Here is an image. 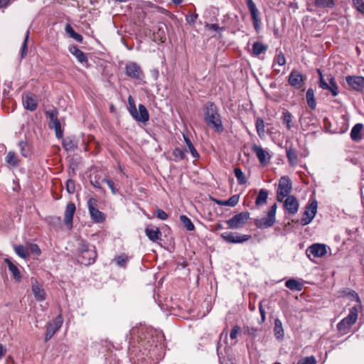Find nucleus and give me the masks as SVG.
<instances>
[{
    "label": "nucleus",
    "mask_w": 364,
    "mask_h": 364,
    "mask_svg": "<svg viewBox=\"0 0 364 364\" xmlns=\"http://www.w3.org/2000/svg\"><path fill=\"white\" fill-rule=\"evenodd\" d=\"M283 201L284 206L289 214L295 215L297 213L299 204L295 196H289Z\"/></svg>",
    "instance_id": "f3484780"
},
{
    "label": "nucleus",
    "mask_w": 364,
    "mask_h": 364,
    "mask_svg": "<svg viewBox=\"0 0 364 364\" xmlns=\"http://www.w3.org/2000/svg\"><path fill=\"white\" fill-rule=\"evenodd\" d=\"M65 32L70 36V38L75 39L76 41L81 43L83 40L82 35L76 33L73 28L70 24H66L65 28Z\"/></svg>",
    "instance_id": "473e14b6"
},
{
    "label": "nucleus",
    "mask_w": 364,
    "mask_h": 364,
    "mask_svg": "<svg viewBox=\"0 0 364 364\" xmlns=\"http://www.w3.org/2000/svg\"><path fill=\"white\" fill-rule=\"evenodd\" d=\"M97 257V252L95 248H91L79 255L78 261L85 265H90L95 262Z\"/></svg>",
    "instance_id": "a211bd4d"
},
{
    "label": "nucleus",
    "mask_w": 364,
    "mask_h": 364,
    "mask_svg": "<svg viewBox=\"0 0 364 364\" xmlns=\"http://www.w3.org/2000/svg\"><path fill=\"white\" fill-rule=\"evenodd\" d=\"M314 5L318 8H333L335 2L333 0H314Z\"/></svg>",
    "instance_id": "58836bf2"
},
{
    "label": "nucleus",
    "mask_w": 364,
    "mask_h": 364,
    "mask_svg": "<svg viewBox=\"0 0 364 364\" xmlns=\"http://www.w3.org/2000/svg\"><path fill=\"white\" fill-rule=\"evenodd\" d=\"M306 101L308 106L311 109H314L316 106V100L314 99V92L312 88L308 89L306 92Z\"/></svg>",
    "instance_id": "e433bc0d"
},
{
    "label": "nucleus",
    "mask_w": 364,
    "mask_h": 364,
    "mask_svg": "<svg viewBox=\"0 0 364 364\" xmlns=\"http://www.w3.org/2000/svg\"><path fill=\"white\" fill-rule=\"evenodd\" d=\"M293 116L289 111H284L282 113V122L286 124L287 128L290 130L293 127L292 124Z\"/></svg>",
    "instance_id": "c9c22d12"
},
{
    "label": "nucleus",
    "mask_w": 364,
    "mask_h": 364,
    "mask_svg": "<svg viewBox=\"0 0 364 364\" xmlns=\"http://www.w3.org/2000/svg\"><path fill=\"white\" fill-rule=\"evenodd\" d=\"M22 102L24 107L29 111H35L38 107V100L36 95L31 92L24 93L22 95Z\"/></svg>",
    "instance_id": "ddd939ff"
},
{
    "label": "nucleus",
    "mask_w": 364,
    "mask_h": 364,
    "mask_svg": "<svg viewBox=\"0 0 364 364\" xmlns=\"http://www.w3.org/2000/svg\"><path fill=\"white\" fill-rule=\"evenodd\" d=\"M317 208L318 203L316 200H313L309 205L306 206L301 219V224L302 225H306L312 221L316 214Z\"/></svg>",
    "instance_id": "0eeeda50"
},
{
    "label": "nucleus",
    "mask_w": 364,
    "mask_h": 364,
    "mask_svg": "<svg viewBox=\"0 0 364 364\" xmlns=\"http://www.w3.org/2000/svg\"><path fill=\"white\" fill-rule=\"evenodd\" d=\"M29 249L31 252L36 255L38 256L41 254V250L37 244H31L29 245Z\"/></svg>",
    "instance_id": "680f3d73"
},
{
    "label": "nucleus",
    "mask_w": 364,
    "mask_h": 364,
    "mask_svg": "<svg viewBox=\"0 0 364 364\" xmlns=\"http://www.w3.org/2000/svg\"><path fill=\"white\" fill-rule=\"evenodd\" d=\"M244 333L251 336L252 338H255L257 336L258 328L250 326H244Z\"/></svg>",
    "instance_id": "49530a36"
},
{
    "label": "nucleus",
    "mask_w": 364,
    "mask_h": 364,
    "mask_svg": "<svg viewBox=\"0 0 364 364\" xmlns=\"http://www.w3.org/2000/svg\"><path fill=\"white\" fill-rule=\"evenodd\" d=\"M285 286L292 291H300L303 289V284L294 279H290L285 283Z\"/></svg>",
    "instance_id": "7c9ffc66"
},
{
    "label": "nucleus",
    "mask_w": 364,
    "mask_h": 364,
    "mask_svg": "<svg viewBox=\"0 0 364 364\" xmlns=\"http://www.w3.org/2000/svg\"><path fill=\"white\" fill-rule=\"evenodd\" d=\"M287 157L291 166H294L298 164V156L296 151L291 146L286 149Z\"/></svg>",
    "instance_id": "bb28decb"
},
{
    "label": "nucleus",
    "mask_w": 364,
    "mask_h": 364,
    "mask_svg": "<svg viewBox=\"0 0 364 364\" xmlns=\"http://www.w3.org/2000/svg\"><path fill=\"white\" fill-rule=\"evenodd\" d=\"M240 331V327L238 326H235L230 331V337L231 339H235L237 338V336Z\"/></svg>",
    "instance_id": "0e129e2a"
},
{
    "label": "nucleus",
    "mask_w": 364,
    "mask_h": 364,
    "mask_svg": "<svg viewBox=\"0 0 364 364\" xmlns=\"http://www.w3.org/2000/svg\"><path fill=\"white\" fill-rule=\"evenodd\" d=\"M305 77L297 70H292L288 78L289 84L296 89H301L304 85Z\"/></svg>",
    "instance_id": "f8f14e48"
},
{
    "label": "nucleus",
    "mask_w": 364,
    "mask_h": 364,
    "mask_svg": "<svg viewBox=\"0 0 364 364\" xmlns=\"http://www.w3.org/2000/svg\"><path fill=\"white\" fill-rule=\"evenodd\" d=\"M50 127L55 129V136L58 139L63 137V130L61 129L60 122L58 119H55V121L50 122Z\"/></svg>",
    "instance_id": "f704fd0d"
},
{
    "label": "nucleus",
    "mask_w": 364,
    "mask_h": 364,
    "mask_svg": "<svg viewBox=\"0 0 364 364\" xmlns=\"http://www.w3.org/2000/svg\"><path fill=\"white\" fill-rule=\"evenodd\" d=\"M256 129L259 135L264 132V123L261 118H257L256 121Z\"/></svg>",
    "instance_id": "8fccbe9b"
},
{
    "label": "nucleus",
    "mask_w": 364,
    "mask_h": 364,
    "mask_svg": "<svg viewBox=\"0 0 364 364\" xmlns=\"http://www.w3.org/2000/svg\"><path fill=\"white\" fill-rule=\"evenodd\" d=\"M318 73L319 74V87L323 90H329L333 96H336L338 94V87L336 85L335 80L333 77H331L328 80V82H327L323 77L320 70H318Z\"/></svg>",
    "instance_id": "9d476101"
},
{
    "label": "nucleus",
    "mask_w": 364,
    "mask_h": 364,
    "mask_svg": "<svg viewBox=\"0 0 364 364\" xmlns=\"http://www.w3.org/2000/svg\"><path fill=\"white\" fill-rule=\"evenodd\" d=\"M267 50V46L262 44L260 42H255L252 45V54L258 56L261 53H264Z\"/></svg>",
    "instance_id": "72a5a7b5"
},
{
    "label": "nucleus",
    "mask_w": 364,
    "mask_h": 364,
    "mask_svg": "<svg viewBox=\"0 0 364 364\" xmlns=\"http://www.w3.org/2000/svg\"><path fill=\"white\" fill-rule=\"evenodd\" d=\"M66 190L69 193H73L75 191V184L73 180L68 179L66 181Z\"/></svg>",
    "instance_id": "4d7b16f0"
},
{
    "label": "nucleus",
    "mask_w": 364,
    "mask_h": 364,
    "mask_svg": "<svg viewBox=\"0 0 364 364\" xmlns=\"http://www.w3.org/2000/svg\"><path fill=\"white\" fill-rule=\"evenodd\" d=\"M63 319L62 316L59 315L55 320L48 323L45 337L46 341L50 340L53 336V335L60 329L63 324Z\"/></svg>",
    "instance_id": "9b49d317"
},
{
    "label": "nucleus",
    "mask_w": 364,
    "mask_h": 364,
    "mask_svg": "<svg viewBox=\"0 0 364 364\" xmlns=\"http://www.w3.org/2000/svg\"><path fill=\"white\" fill-rule=\"evenodd\" d=\"M277 203L271 206L267 213V216L255 220V225L260 229H265L272 227L275 223V215L277 211Z\"/></svg>",
    "instance_id": "7ed1b4c3"
},
{
    "label": "nucleus",
    "mask_w": 364,
    "mask_h": 364,
    "mask_svg": "<svg viewBox=\"0 0 364 364\" xmlns=\"http://www.w3.org/2000/svg\"><path fill=\"white\" fill-rule=\"evenodd\" d=\"M180 220L187 230L192 231L195 229V226H194L193 223L186 215H181Z\"/></svg>",
    "instance_id": "ea45409f"
},
{
    "label": "nucleus",
    "mask_w": 364,
    "mask_h": 364,
    "mask_svg": "<svg viewBox=\"0 0 364 364\" xmlns=\"http://www.w3.org/2000/svg\"><path fill=\"white\" fill-rule=\"evenodd\" d=\"M259 314H260V316H261V321H260V323H263V322H264V321L266 319V316H265V314L266 313H265V310L263 308L262 304L261 302L259 303Z\"/></svg>",
    "instance_id": "338daca9"
},
{
    "label": "nucleus",
    "mask_w": 364,
    "mask_h": 364,
    "mask_svg": "<svg viewBox=\"0 0 364 364\" xmlns=\"http://www.w3.org/2000/svg\"><path fill=\"white\" fill-rule=\"evenodd\" d=\"M5 161L9 166L11 168L18 167L20 164V159L17 154L13 151H10L6 154Z\"/></svg>",
    "instance_id": "b1692460"
},
{
    "label": "nucleus",
    "mask_w": 364,
    "mask_h": 364,
    "mask_svg": "<svg viewBox=\"0 0 364 364\" xmlns=\"http://www.w3.org/2000/svg\"><path fill=\"white\" fill-rule=\"evenodd\" d=\"M63 147L68 151H74L77 147V141L73 137H66L63 141Z\"/></svg>",
    "instance_id": "cd10ccee"
},
{
    "label": "nucleus",
    "mask_w": 364,
    "mask_h": 364,
    "mask_svg": "<svg viewBox=\"0 0 364 364\" xmlns=\"http://www.w3.org/2000/svg\"><path fill=\"white\" fill-rule=\"evenodd\" d=\"M132 117L138 122H146L149 119V115L146 107L142 105H139V112L136 111V114H134Z\"/></svg>",
    "instance_id": "4be33fe9"
},
{
    "label": "nucleus",
    "mask_w": 364,
    "mask_h": 364,
    "mask_svg": "<svg viewBox=\"0 0 364 364\" xmlns=\"http://www.w3.org/2000/svg\"><path fill=\"white\" fill-rule=\"evenodd\" d=\"M203 112L207 125L214 129L216 132L221 133L223 125L217 106L213 102H208L203 107Z\"/></svg>",
    "instance_id": "f03ea898"
},
{
    "label": "nucleus",
    "mask_w": 364,
    "mask_h": 364,
    "mask_svg": "<svg viewBox=\"0 0 364 364\" xmlns=\"http://www.w3.org/2000/svg\"><path fill=\"white\" fill-rule=\"evenodd\" d=\"M346 80L348 85L354 90L360 92L364 89V77L347 76Z\"/></svg>",
    "instance_id": "dca6fc26"
},
{
    "label": "nucleus",
    "mask_w": 364,
    "mask_h": 364,
    "mask_svg": "<svg viewBox=\"0 0 364 364\" xmlns=\"http://www.w3.org/2000/svg\"><path fill=\"white\" fill-rule=\"evenodd\" d=\"M274 61L277 63L279 65H284L286 63L285 57L281 51L278 54H277Z\"/></svg>",
    "instance_id": "5fc2aeb1"
},
{
    "label": "nucleus",
    "mask_w": 364,
    "mask_h": 364,
    "mask_svg": "<svg viewBox=\"0 0 364 364\" xmlns=\"http://www.w3.org/2000/svg\"><path fill=\"white\" fill-rule=\"evenodd\" d=\"M291 187V181L288 176H283L280 178L277 192V199L279 202H282L285 197L289 196Z\"/></svg>",
    "instance_id": "20e7f679"
},
{
    "label": "nucleus",
    "mask_w": 364,
    "mask_h": 364,
    "mask_svg": "<svg viewBox=\"0 0 364 364\" xmlns=\"http://www.w3.org/2000/svg\"><path fill=\"white\" fill-rule=\"evenodd\" d=\"M198 17L197 14H192L186 17V21L189 24H194Z\"/></svg>",
    "instance_id": "69168bd1"
},
{
    "label": "nucleus",
    "mask_w": 364,
    "mask_h": 364,
    "mask_svg": "<svg viewBox=\"0 0 364 364\" xmlns=\"http://www.w3.org/2000/svg\"><path fill=\"white\" fill-rule=\"evenodd\" d=\"M145 233L148 238L153 242L160 239L161 232L158 228H156L155 229L146 228L145 229Z\"/></svg>",
    "instance_id": "c756f323"
},
{
    "label": "nucleus",
    "mask_w": 364,
    "mask_h": 364,
    "mask_svg": "<svg viewBox=\"0 0 364 364\" xmlns=\"http://www.w3.org/2000/svg\"><path fill=\"white\" fill-rule=\"evenodd\" d=\"M18 147L20 149V152L22 156L28 157V144L25 141H20L18 142Z\"/></svg>",
    "instance_id": "a18cd8bd"
},
{
    "label": "nucleus",
    "mask_w": 364,
    "mask_h": 364,
    "mask_svg": "<svg viewBox=\"0 0 364 364\" xmlns=\"http://www.w3.org/2000/svg\"><path fill=\"white\" fill-rule=\"evenodd\" d=\"M246 4L250 12L254 28L257 30L259 28V12L252 0H246Z\"/></svg>",
    "instance_id": "2eb2a0df"
},
{
    "label": "nucleus",
    "mask_w": 364,
    "mask_h": 364,
    "mask_svg": "<svg viewBox=\"0 0 364 364\" xmlns=\"http://www.w3.org/2000/svg\"><path fill=\"white\" fill-rule=\"evenodd\" d=\"M326 245L316 243L309 246L306 251V255L310 257L313 255L314 257H321L326 254Z\"/></svg>",
    "instance_id": "4468645a"
},
{
    "label": "nucleus",
    "mask_w": 364,
    "mask_h": 364,
    "mask_svg": "<svg viewBox=\"0 0 364 364\" xmlns=\"http://www.w3.org/2000/svg\"><path fill=\"white\" fill-rule=\"evenodd\" d=\"M249 218L250 213L248 212H241L226 220V224L230 229H240L246 224Z\"/></svg>",
    "instance_id": "39448f33"
},
{
    "label": "nucleus",
    "mask_w": 364,
    "mask_h": 364,
    "mask_svg": "<svg viewBox=\"0 0 364 364\" xmlns=\"http://www.w3.org/2000/svg\"><path fill=\"white\" fill-rule=\"evenodd\" d=\"M252 151L256 154L259 161L261 164L266 163V156L267 155V152L264 151L262 147L257 146V144H254L252 147Z\"/></svg>",
    "instance_id": "a878e982"
},
{
    "label": "nucleus",
    "mask_w": 364,
    "mask_h": 364,
    "mask_svg": "<svg viewBox=\"0 0 364 364\" xmlns=\"http://www.w3.org/2000/svg\"><path fill=\"white\" fill-rule=\"evenodd\" d=\"M69 51L77 58L80 63H87V57L86 56L85 53L80 50L77 46H70L69 47Z\"/></svg>",
    "instance_id": "393cba45"
},
{
    "label": "nucleus",
    "mask_w": 364,
    "mask_h": 364,
    "mask_svg": "<svg viewBox=\"0 0 364 364\" xmlns=\"http://www.w3.org/2000/svg\"><path fill=\"white\" fill-rule=\"evenodd\" d=\"M221 237L228 243H242L251 237L249 235H241L237 232H225L221 234Z\"/></svg>",
    "instance_id": "6e6552de"
},
{
    "label": "nucleus",
    "mask_w": 364,
    "mask_h": 364,
    "mask_svg": "<svg viewBox=\"0 0 364 364\" xmlns=\"http://www.w3.org/2000/svg\"><path fill=\"white\" fill-rule=\"evenodd\" d=\"M90 183H91V184H92L94 187H95V188H98V189H101V188H102V186H101V185H100V183L98 181H97V180H96V181L90 180Z\"/></svg>",
    "instance_id": "774afa93"
},
{
    "label": "nucleus",
    "mask_w": 364,
    "mask_h": 364,
    "mask_svg": "<svg viewBox=\"0 0 364 364\" xmlns=\"http://www.w3.org/2000/svg\"><path fill=\"white\" fill-rule=\"evenodd\" d=\"M316 358L314 356H309L299 360L297 364H316Z\"/></svg>",
    "instance_id": "864d4df0"
},
{
    "label": "nucleus",
    "mask_w": 364,
    "mask_h": 364,
    "mask_svg": "<svg viewBox=\"0 0 364 364\" xmlns=\"http://www.w3.org/2000/svg\"><path fill=\"white\" fill-rule=\"evenodd\" d=\"M58 110L55 108L47 110L46 114L50 119V122L55 121V119H58Z\"/></svg>",
    "instance_id": "603ef678"
},
{
    "label": "nucleus",
    "mask_w": 364,
    "mask_h": 364,
    "mask_svg": "<svg viewBox=\"0 0 364 364\" xmlns=\"http://www.w3.org/2000/svg\"><path fill=\"white\" fill-rule=\"evenodd\" d=\"M274 333L275 337L279 340H282L284 338V329L282 326V323L279 318H276L274 320Z\"/></svg>",
    "instance_id": "c85d7f7f"
},
{
    "label": "nucleus",
    "mask_w": 364,
    "mask_h": 364,
    "mask_svg": "<svg viewBox=\"0 0 364 364\" xmlns=\"http://www.w3.org/2000/svg\"><path fill=\"white\" fill-rule=\"evenodd\" d=\"M128 257L125 255H119L114 259L116 263L120 267H125Z\"/></svg>",
    "instance_id": "6e6d98bb"
},
{
    "label": "nucleus",
    "mask_w": 364,
    "mask_h": 364,
    "mask_svg": "<svg viewBox=\"0 0 364 364\" xmlns=\"http://www.w3.org/2000/svg\"><path fill=\"white\" fill-rule=\"evenodd\" d=\"M128 104H129L128 110H129L130 114L132 116H133L134 114H136L137 109H136V107L135 105V102L132 96H129V97H128Z\"/></svg>",
    "instance_id": "de8ad7c7"
},
{
    "label": "nucleus",
    "mask_w": 364,
    "mask_h": 364,
    "mask_svg": "<svg viewBox=\"0 0 364 364\" xmlns=\"http://www.w3.org/2000/svg\"><path fill=\"white\" fill-rule=\"evenodd\" d=\"M91 248H95V246L90 245L89 243L84 240H81L79 242V245L77 247V250L80 255L82 253L87 252V250H90Z\"/></svg>",
    "instance_id": "c03bdc74"
},
{
    "label": "nucleus",
    "mask_w": 364,
    "mask_h": 364,
    "mask_svg": "<svg viewBox=\"0 0 364 364\" xmlns=\"http://www.w3.org/2000/svg\"><path fill=\"white\" fill-rule=\"evenodd\" d=\"M240 196L239 195H234L231 196L228 200H225L226 205L234 207L235 206L238 202H239Z\"/></svg>",
    "instance_id": "09e8293b"
},
{
    "label": "nucleus",
    "mask_w": 364,
    "mask_h": 364,
    "mask_svg": "<svg viewBox=\"0 0 364 364\" xmlns=\"http://www.w3.org/2000/svg\"><path fill=\"white\" fill-rule=\"evenodd\" d=\"M14 251L18 257L23 259H26L29 255L27 248L22 245L15 246Z\"/></svg>",
    "instance_id": "4c0bfd02"
},
{
    "label": "nucleus",
    "mask_w": 364,
    "mask_h": 364,
    "mask_svg": "<svg viewBox=\"0 0 364 364\" xmlns=\"http://www.w3.org/2000/svg\"><path fill=\"white\" fill-rule=\"evenodd\" d=\"M354 5L359 12L364 14V2L363 0H355Z\"/></svg>",
    "instance_id": "bf43d9fd"
},
{
    "label": "nucleus",
    "mask_w": 364,
    "mask_h": 364,
    "mask_svg": "<svg viewBox=\"0 0 364 364\" xmlns=\"http://www.w3.org/2000/svg\"><path fill=\"white\" fill-rule=\"evenodd\" d=\"M30 31L28 30L24 38L23 45L21 50V58H24L28 54V41L29 38Z\"/></svg>",
    "instance_id": "37998d69"
},
{
    "label": "nucleus",
    "mask_w": 364,
    "mask_h": 364,
    "mask_svg": "<svg viewBox=\"0 0 364 364\" xmlns=\"http://www.w3.org/2000/svg\"><path fill=\"white\" fill-rule=\"evenodd\" d=\"M350 139L355 142L360 141L364 136V126L361 123L355 124L350 131Z\"/></svg>",
    "instance_id": "6ab92c4d"
},
{
    "label": "nucleus",
    "mask_w": 364,
    "mask_h": 364,
    "mask_svg": "<svg viewBox=\"0 0 364 364\" xmlns=\"http://www.w3.org/2000/svg\"><path fill=\"white\" fill-rule=\"evenodd\" d=\"M32 291L37 301H43L46 299V294L45 290L40 286L36 280L32 282Z\"/></svg>",
    "instance_id": "412c9836"
},
{
    "label": "nucleus",
    "mask_w": 364,
    "mask_h": 364,
    "mask_svg": "<svg viewBox=\"0 0 364 364\" xmlns=\"http://www.w3.org/2000/svg\"><path fill=\"white\" fill-rule=\"evenodd\" d=\"M183 138H184L185 142H186V145L188 146L193 157L196 158V159L198 158L199 154L197 152L196 149H195V147H194L193 144H192L191 141L190 140V139L185 134H183Z\"/></svg>",
    "instance_id": "79ce46f5"
},
{
    "label": "nucleus",
    "mask_w": 364,
    "mask_h": 364,
    "mask_svg": "<svg viewBox=\"0 0 364 364\" xmlns=\"http://www.w3.org/2000/svg\"><path fill=\"white\" fill-rule=\"evenodd\" d=\"M97 203L98 200L96 198H91L87 200V208L92 220L97 223H100L105 221V216L97 209Z\"/></svg>",
    "instance_id": "423d86ee"
},
{
    "label": "nucleus",
    "mask_w": 364,
    "mask_h": 364,
    "mask_svg": "<svg viewBox=\"0 0 364 364\" xmlns=\"http://www.w3.org/2000/svg\"><path fill=\"white\" fill-rule=\"evenodd\" d=\"M156 215L158 218L163 220H166L168 217V214L161 209H157L156 210Z\"/></svg>",
    "instance_id": "e2e57ef3"
},
{
    "label": "nucleus",
    "mask_w": 364,
    "mask_h": 364,
    "mask_svg": "<svg viewBox=\"0 0 364 364\" xmlns=\"http://www.w3.org/2000/svg\"><path fill=\"white\" fill-rule=\"evenodd\" d=\"M4 262L7 264L9 270L12 274L14 280L19 282L21 280V274L17 266L9 258L4 259Z\"/></svg>",
    "instance_id": "5701e85b"
},
{
    "label": "nucleus",
    "mask_w": 364,
    "mask_h": 364,
    "mask_svg": "<svg viewBox=\"0 0 364 364\" xmlns=\"http://www.w3.org/2000/svg\"><path fill=\"white\" fill-rule=\"evenodd\" d=\"M76 210L75 205L73 203H68L66 205L64 221L66 225L72 227L73 216Z\"/></svg>",
    "instance_id": "aec40b11"
},
{
    "label": "nucleus",
    "mask_w": 364,
    "mask_h": 364,
    "mask_svg": "<svg viewBox=\"0 0 364 364\" xmlns=\"http://www.w3.org/2000/svg\"><path fill=\"white\" fill-rule=\"evenodd\" d=\"M173 155L178 160H182L185 157V151L181 148H175L173 151Z\"/></svg>",
    "instance_id": "3c124183"
},
{
    "label": "nucleus",
    "mask_w": 364,
    "mask_h": 364,
    "mask_svg": "<svg viewBox=\"0 0 364 364\" xmlns=\"http://www.w3.org/2000/svg\"><path fill=\"white\" fill-rule=\"evenodd\" d=\"M268 191L266 189H260L255 200V204L257 206L264 205L267 203Z\"/></svg>",
    "instance_id": "2f4dec72"
},
{
    "label": "nucleus",
    "mask_w": 364,
    "mask_h": 364,
    "mask_svg": "<svg viewBox=\"0 0 364 364\" xmlns=\"http://www.w3.org/2000/svg\"><path fill=\"white\" fill-rule=\"evenodd\" d=\"M349 300L352 306L349 309L348 315L343 318V335L350 331V327L358 319V313L361 309V302L358 294L353 290H343V302Z\"/></svg>",
    "instance_id": "f257e3e1"
},
{
    "label": "nucleus",
    "mask_w": 364,
    "mask_h": 364,
    "mask_svg": "<svg viewBox=\"0 0 364 364\" xmlns=\"http://www.w3.org/2000/svg\"><path fill=\"white\" fill-rule=\"evenodd\" d=\"M205 28L208 30L214 31L216 32L224 30V28L220 27L219 25L216 23H206Z\"/></svg>",
    "instance_id": "13d9d810"
},
{
    "label": "nucleus",
    "mask_w": 364,
    "mask_h": 364,
    "mask_svg": "<svg viewBox=\"0 0 364 364\" xmlns=\"http://www.w3.org/2000/svg\"><path fill=\"white\" fill-rule=\"evenodd\" d=\"M126 75L135 80H141L144 75L141 67L134 62H130L125 66Z\"/></svg>",
    "instance_id": "1a4fd4ad"
},
{
    "label": "nucleus",
    "mask_w": 364,
    "mask_h": 364,
    "mask_svg": "<svg viewBox=\"0 0 364 364\" xmlns=\"http://www.w3.org/2000/svg\"><path fill=\"white\" fill-rule=\"evenodd\" d=\"M102 182H105L107 183V185L109 186V188L111 189L112 191V193L113 194H116L117 193V189L115 188V186H114V182L110 180V179H108V178H104L102 180Z\"/></svg>",
    "instance_id": "052dcab7"
},
{
    "label": "nucleus",
    "mask_w": 364,
    "mask_h": 364,
    "mask_svg": "<svg viewBox=\"0 0 364 364\" xmlns=\"http://www.w3.org/2000/svg\"><path fill=\"white\" fill-rule=\"evenodd\" d=\"M234 173L239 184L243 185L246 183L247 180L245 176V174L240 168H235L234 169Z\"/></svg>",
    "instance_id": "a19ab883"
}]
</instances>
